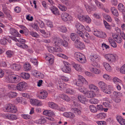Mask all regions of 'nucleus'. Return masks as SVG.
<instances>
[{
	"mask_svg": "<svg viewBox=\"0 0 125 125\" xmlns=\"http://www.w3.org/2000/svg\"><path fill=\"white\" fill-rule=\"evenodd\" d=\"M113 37L114 40L118 43H121L122 41V39L120 36L118 35H113Z\"/></svg>",
	"mask_w": 125,
	"mask_h": 125,
	"instance_id": "23",
	"label": "nucleus"
},
{
	"mask_svg": "<svg viewBox=\"0 0 125 125\" xmlns=\"http://www.w3.org/2000/svg\"><path fill=\"white\" fill-rule=\"evenodd\" d=\"M58 29L62 32H65L67 31L66 27L64 26H61L58 28Z\"/></svg>",
	"mask_w": 125,
	"mask_h": 125,
	"instance_id": "39",
	"label": "nucleus"
},
{
	"mask_svg": "<svg viewBox=\"0 0 125 125\" xmlns=\"http://www.w3.org/2000/svg\"><path fill=\"white\" fill-rule=\"evenodd\" d=\"M75 26L76 28L78 31H83L85 29L84 27L79 22L77 23L76 24Z\"/></svg>",
	"mask_w": 125,
	"mask_h": 125,
	"instance_id": "24",
	"label": "nucleus"
},
{
	"mask_svg": "<svg viewBox=\"0 0 125 125\" xmlns=\"http://www.w3.org/2000/svg\"><path fill=\"white\" fill-rule=\"evenodd\" d=\"M88 83L82 76L79 75L78 76V80L76 82V85L78 86H81L87 85Z\"/></svg>",
	"mask_w": 125,
	"mask_h": 125,
	"instance_id": "3",
	"label": "nucleus"
},
{
	"mask_svg": "<svg viewBox=\"0 0 125 125\" xmlns=\"http://www.w3.org/2000/svg\"><path fill=\"white\" fill-rule=\"evenodd\" d=\"M62 49L59 46H55L54 48V53H60L62 52Z\"/></svg>",
	"mask_w": 125,
	"mask_h": 125,
	"instance_id": "50",
	"label": "nucleus"
},
{
	"mask_svg": "<svg viewBox=\"0 0 125 125\" xmlns=\"http://www.w3.org/2000/svg\"><path fill=\"white\" fill-rule=\"evenodd\" d=\"M99 86L102 90L104 93L108 94L110 93V91H107L106 89V85L105 83L103 82H100L98 83Z\"/></svg>",
	"mask_w": 125,
	"mask_h": 125,
	"instance_id": "9",
	"label": "nucleus"
},
{
	"mask_svg": "<svg viewBox=\"0 0 125 125\" xmlns=\"http://www.w3.org/2000/svg\"><path fill=\"white\" fill-rule=\"evenodd\" d=\"M47 49L50 52L52 53H54V48L52 47H47Z\"/></svg>",
	"mask_w": 125,
	"mask_h": 125,
	"instance_id": "63",
	"label": "nucleus"
},
{
	"mask_svg": "<svg viewBox=\"0 0 125 125\" xmlns=\"http://www.w3.org/2000/svg\"><path fill=\"white\" fill-rule=\"evenodd\" d=\"M10 32L11 35L15 37H19L20 36L19 33L15 29L12 28H10Z\"/></svg>",
	"mask_w": 125,
	"mask_h": 125,
	"instance_id": "21",
	"label": "nucleus"
},
{
	"mask_svg": "<svg viewBox=\"0 0 125 125\" xmlns=\"http://www.w3.org/2000/svg\"><path fill=\"white\" fill-rule=\"evenodd\" d=\"M7 57L10 58L13 57L14 54V52L11 50H8L6 52Z\"/></svg>",
	"mask_w": 125,
	"mask_h": 125,
	"instance_id": "32",
	"label": "nucleus"
},
{
	"mask_svg": "<svg viewBox=\"0 0 125 125\" xmlns=\"http://www.w3.org/2000/svg\"><path fill=\"white\" fill-rule=\"evenodd\" d=\"M19 40V43H16L17 45L23 49H27L28 48V46L26 45L25 44L26 41L24 39L20 38Z\"/></svg>",
	"mask_w": 125,
	"mask_h": 125,
	"instance_id": "10",
	"label": "nucleus"
},
{
	"mask_svg": "<svg viewBox=\"0 0 125 125\" xmlns=\"http://www.w3.org/2000/svg\"><path fill=\"white\" fill-rule=\"evenodd\" d=\"M100 58L99 56L96 54H94L93 55L91 59V61L94 62L98 61Z\"/></svg>",
	"mask_w": 125,
	"mask_h": 125,
	"instance_id": "35",
	"label": "nucleus"
},
{
	"mask_svg": "<svg viewBox=\"0 0 125 125\" xmlns=\"http://www.w3.org/2000/svg\"><path fill=\"white\" fill-rule=\"evenodd\" d=\"M70 38L71 40L73 41H74V44L75 42H78L80 40V38L77 36L75 33H72L70 35Z\"/></svg>",
	"mask_w": 125,
	"mask_h": 125,
	"instance_id": "15",
	"label": "nucleus"
},
{
	"mask_svg": "<svg viewBox=\"0 0 125 125\" xmlns=\"http://www.w3.org/2000/svg\"><path fill=\"white\" fill-rule=\"evenodd\" d=\"M103 16L105 19L108 21L111 22L112 21V19L109 15L104 14Z\"/></svg>",
	"mask_w": 125,
	"mask_h": 125,
	"instance_id": "48",
	"label": "nucleus"
},
{
	"mask_svg": "<svg viewBox=\"0 0 125 125\" xmlns=\"http://www.w3.org/2000/svg\"><path fill=\"white\" fill-rule=\"evenodd\" d=\"M30 34L33 37L35 38H38L39 37V35L36 32L31 31L30 32Z\"/></svg>",
	"mask_w": 125,
	"mask_h": 125,
	"instance_id": "47",
	"label": "nucleus"
},
{
	"mask_svg": "<svg viewBox=\"0 0 125 125\" xmlns=\"http://www.w3.org/2000/svg\"><path fill=\"white\" fill-rule=\"evenodd\" d=\"M99 36H99V37L102 38H104L106 37V34L104 32H100Z\"/></svg>",
	"mask_w": 125,
	"mask_h": 125,
	"instance_id": "61",
	"label": "nucleus"
},
{
	"mask_svg": "<svg viewBox=\"0 0 125 125\" xmlns=\"http://www.w3.org/2000/svg\"><path fill=\"white\" fill-rule=\"evenodd\" d=\"M2 6L3 10L5 14L10 18V20H12L11 17L9 14L10 11L7 9L6 5L3 4Z\"/></svg>",
	"mask_w": 125,
	"mask_h": 125,
	"instance_id": "13",
	"label": "nucleus"
},
{
	"mask_svg": "<svg viewBox=\"0 0 125 125\" xmlns=\"http://www.w3.org/2000/svg\"><path fill=\"white\" fill-rule=\"evenodd\" d=\"M74 45L76 48L80 49L82 50L85 48V46L84 44L80 42L79 40L78 42H75Z\"/></svg>",
	"mask_w": 125,
	"mask_h": 125,
	"instance_id": "14",
	"label": "nucleus"
},
{
	"mask_svg": "<svg viewBox=\"0 0 125 125\" xmlns=\"http://www.w3.org/2000/svg\"><path fill=\"white\" fill-rule=\"evenodd\" d=\"M13 75L15 83H18L20 81V77L17 75Z\"/></svg>",
	"mask_w": 125,
	"mask_h": 125,
	"instance_id": "49",
	"label": "nucleus"
},
{
	"mask_svg": "<svg viewBox=\"0 0 125 125\" xmlns=\"http://www.w3.org/2000/svg\"><path fill=\"white\" fill-rule=\"evenodd\" d=\"M63 115L66 118H73L75 116V115L71 112H66L63 114Z\"/></svg>",
	"mask_w": 125,
	"mask_h": 125,
	"instance_id": "16",
	"label": "nucleus"
},
{
	"mask_svg": "<svg viewBox=\"0 0 125 125\" xmlns=\"http://www.w3.org/2000/svg\"><path fill=\"white\" fill-rule=\"evenodd\" d=\"M5 116L7 118L11 120H16L17 119V116L15 115L10 113L6 114Z\"/></svg>",
	"mask_w": 125,
	"mask_h": 125,
	"instance_id": "12",
	"label": "nucleus"
},
{
	"mask_svg": "<svg viewBox=\"0 0 125 125\" xmlns=\"http://www.w3.org/2000/svg\"><path fill=\"white\" fill-rule=\"evenodd\" d=\"M78 99L81 103L85 104L86 101V98L85 96L81 95H79L78 96Z\"/></svg>",
	"mask_w": 125,
	"mask_h": 125,
	"instance_id": "31",
	"label": "nucleus"
},
{
	"mask_svg": "<svg viewBox=\"0 0 125 125\" xmlns=\"http://www.w3.org/2000/svg\"><path fill=\"white\" fill-rule=\"evenodd\" d=\"M62 42V39L58 37H54L53 39V45L55 46L61 45V43Z\"/></svg>",
	"mask_w": 125,
	"mask_h": 125,
	"instance_id": "7",
	"label": "nucleus"
},
{
	"mask_svg": "<svg viewBox=\"0 0 125 125\" xmlns=\"http://www.w3.org/2000/svg\"><path fill=\"white\" fill-rule=\"evenodd\" d=\"M21 76L23 78L27 79L30 77V75L27 73H22L20 74Z\"/></svg>",
	"mask_w": 125,
	"mask_h": 125,
	"instance_id": "33",
	"label": "nucleus"
},
{
	"mask_svg": "<svg viewBox=\"0 0 125 125\" xmlns=\"http://www.w3.org/2000/svg\"><path fill=\"white\" fill-rule=\"evenodd\" d=\"M114 96L113 97V100L115 102L119 103L121 101V99L119 97L121 94V93L119 92L116 91L114 92L113 93Z\"/></svg>",
	"mask_w": 125,
	"mask_h": 125,
	"instance_id": "8",
	"label": "nucleus"
},
{
	"mask_svg": "<svg viewBox=\"0 0 125 125\" xmlns=\"http://www.w3.org/2000/svg\"><path fill=\"white\" fill-rule=\"evenodd\" d=\"M111 11L114 15L118 16L119 15V13L117 10L114 7H112L111 8Z\"/></svg>",
	"mask_w": 125,
	"mask_h": 125,
	"instance_id": "34",
	"label": "nucleus"
},
{
	"mask_svg": "<svg viewBox=\"0 0 125 125\" xmlns=\"http://www.w3.org/2000/svg\"><path fill=\"white\" fill-rule=\"evenodd\" d=\"M49 107L54 109H58V106L52 102H49L48 103Z\"/></svg>",
	"mask_w": 125,
	"mask_h": 125,
	"instance_id": "28",
	"label": "nucleus"
},
{
	"mask_svg": "<svg viewBox=\"0 0 125 125\" xmlns=\"http://www.w3.org/2000/svg\"><path fill=\"white\" fill-rule=\"evenodd\" d=\"M24 67L26 71L30 70L31 68V66L29 63H26L24 64Z\"/></svg>",
	"mask_w": 125,
	"mask_h": 125,
	"instance_id": "46",
	"label": "nucleus"
},
{
	"mask_svg": "<svg viewBox=\"0 0 125 125\" xmlns=\"http://www.w3.org/2000/svg\"><path fill=\"white\" fill-rule=\"evenodd\" d=\"M61 17L62 20L64 21H70L72 20V18L70 15L65 12H63L62 14Z\"/></svg>",
	"mask_w": 125,
	"mask_h": 125,
	"instance_id": "11",
	"label": "nucleus"
},
{
	"mask_svg": "<svg viewBox=\"0 0 125 125\" xmlns=\"http://www.w3.org/2000/svg\"><path fill=\"white\" fill-rule=\"evenodd\" d=\"M89 98H92L95 97L96 95L94 92L93 91H89L87 90V93L85 94Z\"/></svg>",
	"mask_w": 125,
	"mask_h": 125,
	"instance_id": "26",
	"label": "nucleus"
},
{
	"mask_svg": "<svg viewBox=\"0 0 125 125\" xmlns=\"http://www.w3.org/2000/svg\"><path fill=\"white\" fill-rule=\"evenodd\" d=\"M84 21L87 23H90L91 21V20L90 18L88 16L86 15L85 16Z\"/></svg>",
	"mask_w": 125,
	"mask_h": 125,
	"instance_id": "55",
	"label": "nucleus"
},
{
	"mask_svg": "<svg viewBox=\"0 0 125 125\" xmlns=\"http://www.w3.org/2000/svg\"><path fill=\"white\" fill-rule=\"evenodd\" d=\"M39 31L41 33L44 35V36L45 38L49 37L50 36V34L49 33V34L48 33H46L45 31L43 30H40Z\"/></svg>",
	"mask_w": 125,
	"mask_h": 125,
	"instance_id": "53",
	"label": "nucleus"
},
{
	"mask_svg": "<svg viewBox=\"0 0 125 125\" xmlns=\"http://www.w3.org/2000/svg\"><path fill=\"white\" fill-rule=\"evenodd\" d=\"M73 112L76 115H80L81 114L80 110L76 108H74L72 109Z\"/></svg>",
	"mask_w": 125,
	"mask_h": 125,
	"instance_id": "38",
	"label": "nucleus"
},
{
	"mask_svg": "<svg viewBox=\"0 0 125 125\" xmlns=\"http://www.w3.org/2000/svg\"><path fill=\"white\" fill-rule=\"evenodd\" d=\"M89 101L91 104H96L98 103L99 102V101L97 99L93 98L90 100Z\"/></svg>",
	"mask_w": 125,
	"mask_h": 125,
	"instance_id": "54",
	"label": "nucleus"
},
{
	"mask_svg": "<svg viewBox=\"0 0 125 125\" xmlns=\"http://www.w3.org/2000/svg\"><path fill=\"white\" fill-rule=\"evenodd\" d=\"M21 68V65L19 64H11V69L13 70L18 71Z\"/></svg>",
	"mask_w": 125,
	"mask_h": 125,
	"instance_id": "22",
	"label": "nucleus"
},
{
	"mask_svg": "<svg viewBox=\"0 0 125 125\" xmlns=\"http://www.w3.org/2000/svg\"><path fill=\"white\" fill-rule=\"evenodd\" d=\"M120 71L121 73L125 74V64L121 67Z\"/></svg>",
	"mask_w": 125,
	"mask_h": 125,
	"instance_id": "59",
	"label": "nucleus"
},
{
	"mask_svg": "<svg viewBox=\"0 0 125 125\" xmlns=\"http://www.w3.org/2000/svg\"><path fill=\"white\" fill-rule=\"evenodd\" d=\"M64 66L62 68V70L65 73H69L71 71L70 64L68 62H64Z\"/></svg>",
	"mask_w": 125,
	"mask_h": 125,
	"instance_id": "6",
	"label": "nucleus"
},
{
	"mask_svg": "<svg viewBox=\"0 0 125 125\" xmlns=\"http://www.w3.org/2000/svg\"><path fill=\"white\" fill-rule=\"evenodd\" d=\"M118 9L120 11L123 12L125 11H124L125 7L124 5L122 3L119 4L118 6Z\"/></svg>",
	"mask_w": 125,
	"mask_h": 125,
	"instance_id": "42",
	"label": "nucleus"
},
{
	"mask_svg": "<svg viewBox=\"0 0 125 125\" xmlns=\"http://www.w3.org/2000/svg\"><path fill=\"white\" fill-rule=\"evenodd\" d=\"M27 86V83L24 82H22L17 84L16 87L17 89L21 91L25 90Z\"/></svg>",
	"mask_w": 125,
	"mask_h": 125,
	"instance_id": "5",
	"label": "nucleus"
},
{
	"mask_svg": "<svg viewBox=\"0 0 125 125\" xmlns=\"http://www.w3.org/2000/svg\"><path fill=\"white\" fill-rule=\"evenodd\" d=\"M117 121L121 125H125V120L119 115H117L116 117Z\"/></svg>",
	"mask_w": 125,
	"mask_h": 125,
	"instance_id": "18",
	"label": "nucleus"
},
{
	"mask_svg": "<svg viewBox=\"0 0 125 125\" xmlns=\"http://www.w3.org/2000/svg\"><path fill=\"white\" fill-rule=\"evenodd\" d=\"M89 88L90 90H94L97 92H99V89L98 87L95 85L93 84H91L89 85Z\"/></svg>",
	"mask_w": 125,
	"mask_h": 125,
	"instance_id": "29",
	"label": "nucleus"
},
{
	"mask_svg": "<svg viewBox=\"0 0 125 125\" xmlns=\"http://www.w3.org/2000/svg\"><path fill=\"white\" fill-rule=\"evenodd\" d=\"M4 109L6 112L13 113H15L17 111L16 107L11 104H7Z\"/></svg>",
	"mask_w": 125,
	"mask_h": 125,
	"instance_id": "1",
	"label": "nucleus"
},
{
	"mask_svg": "<svg viewBox=\"0 0 125 125\" xmlns=\"http://www.w3.org/2000/svg\"><path fill=\"white\" fill-rule=\"evenodd\" d=\"M45 58L46 60L48 61L51 64H52L53 63L54 58L52 55L51 54H48L46 56Z\"/></svg>",
	"mask_w": 125,
	"mask_h": 125,
	"instance_id": "20",
	"label": "nucleus"
},
{
	"mask_svg": "<svg viewBox=\"0 0 125 125\" xmlns=\"http://www.w3.org/2000/svg\"><path fill=\"white\" fill-rule=\"evenodd\" d=\"M47 95V92L45 90H44L40 92L39 97L41 99H44L46 98Z\"/></svg>",
	"mask_w": 125,
	"mask_h": 125,
	"instance_id": "17",
	"label": "nucleus"
},
{
	"mask_svg": "<svg viewBox=\"0 0 125 125\" xmlns=\"http://www.w3.org/2000/svg\"><path fill=\"white\" fill-rule=\"evenodd\" d=\"M73 66L76 70L79 71H81L83 70L82 65L74 63L73 64Z\"/></svg>",
	"mask_w": 125,
	"mask_h": 125,
	"instance_id": "19",
	"label": "nucleus"
},
{
	"mask_svg": "<svg viewBox=\"0 0 125 125\" xmlns=\"http://www.w3.org/2000/svg\"><path fill=\"white\" fill-rule=\"evenodd\" d=\"M89 69L91 72L96 74H99L100 72V70L97 68L89 67Z\"/></svg>",
	"mask_w": 125,
	"mask_h": 125,
	"instance_id": "30",
	"label": "nucleus"
},
{
	"mask_svg": "<svg viewBox=\"0 0 125 125\" xmlns=\"http://www.w3.org/2000/svg\"><path fill=\"white\" fill-rule=\"evenodd\" d=\"M46 25L49 27L52 28L53 27L52 23L49 20L46 21Z\"/></svg>",
	"mask_w": 125,
	"mask_h": 125,
	"instance_id": "62",
	"label": "nucleus"
},
{
	"mask_svg": "<svg viewBox=\"0 0 125 125\" xmlns=\"http://www.w3.org/2000/svg\"><path fill=\"white\" fill-rule=\"evenodd\" d=\"M76 59L82 63H85L86 62V60L85 56L79 52H76L75 54Z\"/></svg>",
	"mask_w": 125,
	"mask_h": 125,
	"instance_id": "2",
	"label": "nucleus"
},
{
	"mask_svg": "<svg viewBox=\"0 0 125 125\" xmlns=\"http://www.w3.org/2000/svg\"><path fill=\"white\" fill-rule=\"evenodd\" d=\"M43 114L45 115L48 116H53L54 115V113L52 111L49 110H44L43 112Z\"/></svg>",
	"mask_w": 125,
	"mask_h": 125,
	"instance_id": "27",
	"label": "nucleus"
},
{
	"mask_svg": "<svg viewBox=\"0 0 125 125\" xmlns=\"http://www.w3.org/2000/svg\"><path fill=\"white\" fill-rule=\"evenodd\" d=\"M66 93L68 94H73L75 93V92L73 90L70 89V88L66 90Z\"/></svg>",
	"mask_w": 125,
	"mask_h": 125,
	"instance_id": "56",
	"label": "nucleus"
},
{
	"mask_svg": "<svg viewBox=\"0 0 125 125\" xmlns=\"http://www.w3.org/2000/svg\"><path fill=\"white\" fill-rule=\"evenodd\" d=\"M8 88L11 90H13L15 89L16 87L15 85L12 84H9L7 85Z\"/></svg>",
	"mask_w": 125,
	"mask_h": 125,
	"instance_id": "58",
	"label": "nucleus"
},
{
	"mask_svg": "<svg viewBox=\"0 0 125 125\" xmlns=\"http://www.w3.org/2000/svg\"><path fill=\"white\" fill-rule=\"evenodd\" d=\"M104 56L108 61L111 62H115L117 57V55L115 54H105Z\"/></svg>",
	"mask_w": 125,
	"mask_h": 125,
	"instance_id": "4",
	"label": "nucleus"
},
{
	"mask_svg": "<svg viewBox=\"0 0 125 125\" xmlns=\"http://www.w3.org/2000/svg\"><path fill=\"white\" fill-rule=\"evenodd\" d=\"M60 97L63 100L67 101H69L70 100V99L69 97L64 94L61 95L60 96Z\"/></svg>",
	"mask_w": 125,
	"mask_h": 125,
	"instance_id": "36",
	"label": "nucleus"
},
{
	"mask_svg": "<svg viewBox=\"0 0 125 125\" xmlns=\"http://www.w3.org/2000/svg\"><path fill=\"white\" fill-rule=\"evenodd\" d=\"M89 109L90 111L92 112L95 113L97 111L96 108L93 105H91L89 106Z\"/></svg>",
	"mask_w": 125,
	"mask_h": 125,
	"instance_id": "44",
	"label": "nucleus"
},
{
	"mask_svg": "<svg viewBox=\"0 0 125 125\" xmlns=\"http://www.w3.org/2000/svg\"><path fill=\"white\" fill-rule=\"evenodd\" d=\"M50 10L52 11V13L56 15L59 14V12L58 9L55 7L52 6L50 8Z\"/></svg>",
	"mask_w": 125,
	"mask_h": 125,
	"instance_id": "25",
	"label": "nucleus"
},
{
	"mask_svg": "<svg viewBox=\"0 0 125 125\" xmlns=\"http://www.w3.org/2000/svg\"><path fill=\"white\" fill-rule=\"evenodd\" d=\"M78 89L80 92L84 94L87 93V89L83 86H80L79 87Z\"/></svg>",
	"mask_w": 125,
	"mask_h": 125,
	"instance_id": "43",
	"label": "nucleus"
},
{
	"mask_svg": "<svg viewBox=\"0 0 125 125\" xmlns=\"http://www.w3.org/2000/svg\"><path fill=\"white\" fill-rule=\"evenodd\" d=\"M103 65L106 70L108 71H110L111 70V67L108 63L104 62L103 63Z\"/></svg>",
	"mask_w": 125,
	"mask_h": 125,
	"instance_id": "37",
	"label": "nucleus"
},
{
	"mask_svg": "<svg viewBox=\"0 0 125 125\" xmlns=\"http://www.w3.org/2000/svg\"><path fill=\"white\" fill-rule=\"evenodd\" d=\"M7 95L10 97L15 98L17 97V93L15 92H11L8 93Z\"/></svg>",
	"mask_w": 125,
	"mask_h": 125,
	"instance_id": "40",
	"label": "nucleus"
},
{
	"mask_svg": "<svg viewBox=\"0 0 125 125\" xmlns=\"http://www.w3.org/2000/svg\"><path fill=\"white\" fill-rule=\"evenodd\" d=\"M106 114L104 113H101L97 115V117L100 119H104L106 116Z\"/></svg>",
	"mask_w": 125,
	"mask_h": 125,
	"instance_id": "52",
	"label": "nucleus"
},
{
	"mask_svg": "<svg viewBox=\"0 0 125 125\" xmlns=\"http://www.w3.org/2000/svg\"><path fill=\"white\" fill-rule=\"evenodd\" d=\"M11 76L12 75H11L5 76V80L7 82L9 83H11Z\"/></svg>",
	"mask_w": 125,
	"mask_h": 125,
	"instance_id": "51",
	"label": "nucleus"
},
{
	"mask_svg": "<svg viewBox=\"0 0 125 125\" xmlns=\"http://www.w3.org/2000/svg\"><path fill=\"white\" fill-rule=\"evenodd\" d=\"M58 7L62 11H65L67 10L66 8L63 5L59 4L58 6Z\"/></svg>",
	"mask_w": 125,
	"mask_h": 125,
	"instance_id": "45",
	"label": "nucleus"
},
{
	"mask_svg": "<svg viewBox=\"0 0 125 125\" xmlns=\"http://www.w3.org/2000/svg\"><path fill=\"white\" fill-rule=\"evenodd\" d=\"M30 61L31 62L34 63V65H37L38 64V62L37 60L36 59L34 58H31Z\"/></svg>",
	"mask_w": 125,
	"mask_h": 125,
	"instance_id": "64",
	"label": "nucleus"
},
{
	"mask_svg": "<svg viewBox=\"0 0 125 125\" xmlns=\"http://www.w3.org/2000/svg\"><path fill=\"white\" fill-rule=\"evenodd\" d=\"M82 31H77L76 35L78 37V36H79L82 38L83 39V38H84V36L83 33L82 32Z\"/></svg>",
	"mask_w": 125,
	"mask_h": 125,
	"instance_id": "60",
	"label": "nucleus"
},
{
	"mask_svg": "<svg viewBox=\"0 0 125 125\" xmlns=\"http://www.w3.org/2000/svg\"><path fill=\"white\" fill-rule=\"evenodd\" d=\"M109 41L111 46L113 48H116L117 47V44L115 42L112 40L109 39Z\"/></svg>",
	"mask_w": 125,
	"mask_h": 125,
	"instance_id": "57",
	"label": "nucleus"
},
{
	"mask_svg": "<svg viewBox=\"0 0 125 125\" xmlns=\"http://www.w3.org/2000/svg\"><path fill=\"white\" fill-rule=\"evenodd\" d=\"M95 2L96 5L99 9H102L104 7L103 4L102 3L99 2L97 0H95Z\"/></svg>",
	"mask_w": 125,
	"mask_h": 125,
	"instance_id": "41",
	"label": "nucleus"
}]
</instances>
